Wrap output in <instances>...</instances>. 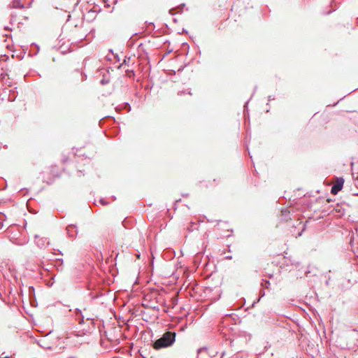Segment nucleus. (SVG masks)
<instances>
[{"label": "nucleus", "mask_w": 358, "mask_h": 358, "mask_svg": "<svg viewBox=\"0 0 358 358\" xmlns=\"http://www.w3.org/2000/svg\"><path fill=\"white\" fill-rule=\"evenodd\" d=\"M343 183L344 180L343 178L338 179L336 183L332 186L331 193L333 194H336L340 190H341Z\"/></svg>", "instance_id": "2"}, {"label": "nucleus", "mask_w": 358, "mask_h": 358, "mask_svg": "<svg viewBox=\"0 0 358 358\" xmlns=\"http://www.w3.org/2000/svg\"><path fill=\"white\" fill-rule=\"evenodd\" d=\"M13 6L16 8H24L23 4L21 2V0H14L13 1Z\"/></svg>", "instance_id": "3"}, {"label": "nucleus", "mask_w": 358, "mask_h": 358, "mask_svg": "<svg viewBox=\"0 0 358 358\" xmlns=\"http://www.w3.org/2000/svg\"><path fill=\"white\" fill-rule=\"evenodd\" d=\"M176 340V333L171 331L165 332L163 336L157 339L153 344L155 350H158L162 348H168L174 343Z\"/></svg>", "instance_id": "1"}]
</instances>
